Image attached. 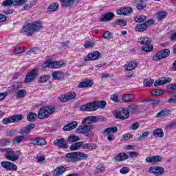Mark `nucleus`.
Returning <instances> with one entry per match:
<instances>
[{
    "mask_svg": "<svg viewBox=\"0 0 176 176\" xmlns=\"http://www.w3.org/2000/svg\"><path fill=\"white\" fill-rule=\"evenodd\" d=\"M41 28H42V22L40 21L28 23L23 28L22 33L27 36H32L34 32L39 31Z\"/></svg>",
    "mask_w": 176,
    "mask_h": 176,
    "instance_id": "obj_1",
    "label": "nucleus"
},
{
    "mask_svg": "<svg viewBox=\"0 0 176 176\" xmlns=\"http://www.w3.org/2000/svg\"><path fill=\"white\" fill-rule=\"evenodd\" d=\"M56 111V108L52 106H44L41 107L38 112L37 118L38 119H47L50 115H53Z\"/></svg>",
    "mask_w": 176,
    "mask_h": 176,
    "instance_id": "obj_2",
    "label": "nucleus"
},
{
    "mask_svg": "<svg viewBox=\"0 0 176 176\" xmlns=\"http://www.w3.org/2000/svg\"><path fill=\"white\" fill-rule=\"evenodd\" d=\"M0 152H6L5 156L8 160H10V162H16L19 160V158L21 156V151H13L10 148H0Z\"/></svg>",
    "mask_w": 176,
    "mask_h": 176,
    "instance_id": "obj_3",
    "label": "nucleus"
},
{
    "mask_svg": "<svg viewBox=\"0 0 176 176\" xmlns=\"http://www.w3.org/2000/svg\"><path fill=\"white\" fill-rule=\"evenodd\" d=\"M139 43L140 45H144V46H142L141 47V50L143 52H153V45L151 43H152V39L149 37H140L138 39Z\"/></svg>",
    "mask_w": 176,
    "mask_h": 176,
    "instance_id": "obj_4",
    "label": "nucleus"
},
{
    "mask_svg": "<svg viewBox=\"0 0 176 176\" xmlns=\"http://www.w3.org/2000/svg\"><path fill=\"white\" fill-rule=\"evenodd\" d=\"M94 129V125H81L76 129L77 134H84L85 137H89V132Z\"/></svg>",
    "mask_w": 176,
    "mask_h": 176,
    "instance_id": "obj_5",
    "label": "nucleus"
},
{
    "mask_svg": "<svg viewBox=\"0 0 176 176\" xmlns=\"http://www.w3.org/2000/svg\"><path fill=\"white\" fill-rule=\"evenodd\" d=\"M39 75V72L36 69H32L30 72H29L25 78L24 83H31V82H34L36 77Z\"/></svg>",
    "mask_w": 176,
    "mask_h": 176,
    "instance_id": "obj_6",
    "label": "nucleus"
},
{
    "mask_svg": "<svg viewBox=\"0 0 176 176\" xmlns=\"http://www.w3.org/2000/svg\"><path fill=\"white\" fill-rule=\"evenodd\" d=\"M115 118L116 119H120V120H124L125 119H129L130 116V112L127 109H123L122 110H116L114 113Z\"/></svg>",
    "mask_w": 176,
    "mask_h": 176,
    "instance_id": "obj_7",
    "label": "nucleus"
},
{
    "mask_svg": "<svg viewBox=\"0 0 176 176\" xmlns=\"http://www.w3.org/2000/svg\"><path fill=\"white\" fill-rule=\"evenodd\" d=\"M170 56V50L168 49H164L159 51L153 57V61H160L163 58H167Z\"/></svg>",
    "mask_w": 176,
    "mask_h": 176,
    "instance_id": "obj_8",
    "label": "nucleus"
},
{
    "mask_svg": "<svg viewBox=\"0 0 176 176\" xmlns=\"http://www.w3.org/2000/svg\"><path fill=\"white\" fill-rule=\"evenodd\" d=\"M107 118H100V116H91L82 120V124H90V123H96V122H105Z\"/></svg>",
    "mask_w": 176,
    "mask_h": 176,
    "instance_id": "obj_9",
    "label": "nucleus"
},
{
    "mask_svg": "<svg viewBox=\"0 0 176 176\" xmlns=\"http://www.w3.org/2000/svg\"><path fill=\"white\" fill-rule=\"evenodd\" d=\"M24 116L22 114L15 115L7 118H4L2 121L3 124H9L10 123H16L23 120Z\"/></svg>",
    "mask_w": 176,
    "mask_h": 176,
    "instance_id": "obj_10",
    "label": "nucleus"
},
{
    "mask_svg": "<svg viewBox=\"0 0 176 176\" xmlns=\"http://www.w3.org/2000/svg\"><path fill=\"white\" fill-rule=\"evenodd\" d=\"M28 1V0H6L3 2V6H8V8H10L12 5H14V6H21V5H24Z\"/></svg>",
    "mask_w": 176,
    "mask_h": 176,
    "instance_id": "obj_11",
    "label": "nucleus"
},
{
    "mask_svg": "<svg viewBox=\"0 0 176 176\" xmlns=\"http://www.w3.org/2000/svg\"><path fill=\"white\" fill-rule=\"evenodd\" d=\"M1 166L3 167V168H6L7 171H16V170H17V166L9 161L1 162Z\"/></svg>",
    "mask_w": 176,
    "mask_h": 176,
    "instance_id": "obj_12",
    "label": "nucleus"
},
{
    "mask_svg": "<svg viewBox=\"0 0 176 176\" xmlns=\"http://www.w3.org/2000/svg\"><path fill=\"white\" fill-rule=\"evenodd\" d=\"M101 57V54L98 51H95L93 53L85 56L84 61H93L94 60H98Z\"/></svg>",
    "mask_w": 176,
    "mask_h": 176,
    "instance_id": "obj_13",
    "label": "nucleus"
},
{
    "mask_svg": "<svg viewBox=\"0 0 176 176\" xmlns=\"http://www.w3.org/2000/svg\"><path fill=\"white\" fill-rule=\"evenodd\" d=\"M115 19V14L112 12L104 13L103 15L99 18V21L107 23V21H111Z\"/></svg>",
    "mask_w": 176,
    "mask_h": 176,
    "instance_id": "obj_14",
    "label": "nucleus"
},
{
    "mask_svg": "<svg viewBox=\"0 0 176 176\" xmlns=\"http://www.w3.org/2000/svg\"><path fill=\"white\" fill-rule=\"evenodd\" d=\"M118 16H128L130 13H133V8L131 7H122L120 10H116Z\"/></svg>",
    "mask_w": 176,
    "mask_h": 176,
    "instance_id": "obj_15",
    "label": "nucleus"
},
{
    "mask_svg": "<svg viewBox=\"0 0 176 176\" xmlns=\"http://www.w3.org/2000/svg\"><path fill=\"white\" fill-rule=\"evenodd\" d=\"M54 146H58L61 149H67L68 144L65 142V139L60 138L54 141Z\"/></svg>",
    "mask_w": 176,
    "mask_h": 176,
    "instance_id": "obj_16",
    "label": "nucleus"
},
{
    "mask_svg": "<svg viewBox=\"0 0 176 176\" xmlns=\"http://www.w3.org/2000/svg\"><path fill=\"white\" fill-rule=\"evenodd\" d=\"M149 172L152 174H155L156 176L163 175V174H164V168L155 166L150 168Z\"/></svg>",
    "mask_w": 176,
    "mask_h": 176,
    "instance_id": "obj_17",
    "label": "nucleus"
},
{
    "mask_svg": "<svg viewBox=\"0 0 176 176\" xmlns=\"http://www.w3.org/2000/svg\"><path fill=\"white\" fill-rule=\"evenodd\" d=\"M80 110L82 112H93L94 111H96L94 102L82 105Z\"/></svg>",
    "mask_w": 176,
    "mask_h": 176,
    "instance_id": "obj_18",
    "label": "nucleus"
},
{
    "mask_svg": "<svg viewBox=\"0 0 176 176\" xmlns=\"http://www.w3.org/2000/svg\"><path fill=\"white\" fill-rule=\"evenodd\" d=\"M162 160H163V157L160 155H152L146 158V162L147 163H153L154 164L162 162Z\"/></svg>",
    "mask_w": 176,
    "mask_h": 176,
    "instance_id": "obj_19",
    "label": "nucleus"
},
{
    "mask_svg": "<svg viewBox=\"0 0 176 176\" xmlns=\"http://www.w3.org/2000/svg\"><path fill=\"white\" fill-rule=\"evenodd\" d=\"M32 129H35V124L34 123L28 124L26 126L22 128L19 131V134L22 135H24V134H30Z\"/></svg>",
    "mask_w": 176,
    "mask_h": 176,
    "instance_id": "obj_20",
    "label": "nucleus"
},
{
    "mask_svg": "<svg viewBox=\"0 0 176 176\" xmlns=\"http://www.w3.org/2000/svg\"><path fill=\"white\" fill-rule=\"evenodd\" d=\"M65 160L66 162H68L76 163L77 162L76 152H72V153H67L65 155Z\"/></svg>",
    "mask_w": 176,
    "mask_h": 176,
    "instance_id": "obj_21",
    "label": "nucleus"
},
{
    "mask_svg": "<svg viewBox=\"0 0 176 176\" xmlns=\"http://www.w3.org/2000/svg\"><path fill=\"white\" fill-rule=\"evenodd\" d=\"M76 97V94L75 92H69L64 96H62L60 98L61 102H67V101H69V100H74Z\"/></svg>",
    "mask_w": 176,
    "mask_h": 176,
    "instance_id": "obj_22",
    "label": "nucleus"
},
{
    "mask_svg": "<svg viewBox=\"0 0 176 176\" xmlns=\"http://www.w3.org/2000/svg\"><path fill=\"white\" fill-rule=\"evenodd\" d=\"M78 127V122L72 121L69 124L65 125L63 128V131H72L75 128Z\"/></svg>",
    "mask_w": 176,
    "mask_h": 176,
    "instance_id": "obj_23",
    "label": "nucleus"
},
{
    "mask_svg": "<svg viewBox=\"0 0 176 176\" xmlns=\"http://www.w3.org/2000/svg\"><path fill=\"white\" fill-rule=\"evenodd\" d=\"M93 85H94L93 80L87 79L85 81L80 82L78 85V89H83V87H91V86H93Z\"/></svg>",
    "mask_w": 176,
    "mask_h": 176,
    "instance_id": "obj_24",
    "label": "nucleus"
},
{
    "mask_svg": "<svg viewBox=\"0 0 176 176\" xmlns=\"http://www.w3.org/2000/svg\"><path fill=\"white\" fill-rule=\"evenodd\" d=\"M138 67V63L135 60H131L129 62L128 65H124L126 71H133Z\"/></svg>",
    "mask_w": 176,
    "mask_h": 176,
    "instance_id": "obj_25",
    "label": "nucleus"
},
{
    "mask_svg": "<svg viewBox=\"0 0 176 176\" xmlns=\"http://www.w3.org/2000/svg\"><path fill=\"white\" fill-rule=\"evenodd\" d=\"M67 171V168L65 166H58L56 167L53 171L54 176L63 175L64 173Z\"/></svg>",
    "mask_w": 176,
    "mask_h": 176,
    "instance_id": "obj_26",
    "label": "nucleus"
},
{
    "mask_svg": "<svg viewBox=\"0 0 176 176\" xmlns=\"http://www.w3.org/2000/svg\"><path fill=\"white\" fill-rule=\"evenodd\" d=\"M129 159V155L125 153H120L116 157L113 158L114 162H123Z\"/></svg>",
    "mask_w": 176,
    "mask_h": 176,
    "instance_id": "obj_27",
    "label": "nucleus"
},
{
    "mask_svg": "<svg viewBox=\"0 0 176 176\" xmlns=\"http://www.w3.org/2000/svg\"><path fill=\"white\" fill-rule=\"evenodd\" d=\"M31 144H33V145H38V146H43L46 145V140L45 139L41 138H33L30 140Z\"/></svg>",
    "mask_w": 176,
    "mask_h": 176,
    "instance_id": "obj_28",
    "label": "nucleus"
},
{
    "mask_svg": "<svg viewBox=\"0 0 176 176\" xmlns=\"http://www.w3.org/2000/svg\"><path fill=\"white\" fill-rule=\"evenodd\" d=\"M94 107L95 108V111H97L98 108H100V109H104V108L107 107V102L104 100L94 101Z\"/></svg>",
    "mask_w": 176,
    "mask_h": 176,
    "instance_id": "obj_29",
    "label": "nucleus"
},
{
    "mask_svg": "<svg viewBox=\"0 0 176 176\" xmlns=\"http://www.w3.org/2000/svg\"><path fill=\"white\" fill-rule=\"evenodd\" d=\"M126 109L128 112H131L133 115H137L138 113V105L135 104L129 105Z\"/></svg>",
    "mask_w": 176,
    "mask_h": 176,
    "instance_id": "obj_30",
    "label": "nucleus"
},
{
    "mask_svg": "<svg viewBox=\"0 0 176 176\" xmlns=\"http://www.w3.org/2000/svg\"><path fill=\"white\" fill-rule=\"evenodd\" d=\"M134 98H135L134 94H127L122 96V100L124 102H131V100H134Z\"/></svg>",
    "mask_w": 176,
    "mask_h": 176,
    "instance_id": "obj_31",
    "label": "nucleus"
},
{
    "mask_svg": "<svg viewBox=\"0 0 176 176\" xmlns=\"http://www.w3.org/2000/svg\"><path fill=\"white\" fill-rule=\"evenodd\" d=\"M153 135L156 138H162L164 137V132L163 131L162 129L158 128L155 129L153 131Z\"/></svg>",
    "mask_w": 176,
    "mask_h": 176,
    "instance_id": "obj_32",
    "label": "nucleus"
},
{
    "mask_svg": "<svg viewBox=\"0 0 176 176\" xmlns=\"http://www.w3.org/2000/svg\"><path fill=\"white\" fill-rule=\"evenodd\" d=\"M62 3V8H72L75 3V0H60Z\"/></svg>",
    "mask_w": 176,
    "mask_h": 176,
    "instance_id": "obj_33",
    "label": "nucleus"
},
{
    "mask_svg": "<svg viewBox=\"0 0 176 176\" xmlns=\"http://www.w3.org/2000/svg\"><path fill=\"white\" fill-rule=\"evenodd\" d=\"M52 76L54 80H60L64 78V73L61 72H54Z\"/></svg>",
    "mask_w": 176,
    "mask_h": 176,
    "instance_id": "obj_34",
    "label": "nucleus"
},
{
    "mask_svg": "<svg viewBox=\"0 0 176 176\" xmlns=\"http://www.w3.org/2000/svg\"><path fill=\"white\" fill-rule=\"evenodd\" d=\"M77 162H80V160H86L89 157V155L82 152H76Z\"/></svg>",
    "mask_w": 176,
    "mask_h": 176,
    "instance_id": "obj_35",
    "label": "nucleus"
},
{
    "mask_svg": "<svg viewBox=\"0 0 176 176\" xmlns=\"http://www.w3.org/2000/svg\"><path fill=\"white\" fill-rule=\"evenodd\" d=\"M135 30L138 32H144V31H146V30H148V28L145 24V22H144L143 23L138 24L135 27Z\"/></svg>",
    "mask_w": 176,
    "mask_h": 176,
    "instance_id": "obj_36",
    "label": "nucleus"
},
{
    "mask_svg": "<svg viewBox=\"0 0 176 176\" xmlns=\"http://www.w3.org/2000/svg\"><path fill=\"white\" fill-rule=\"evenodd\" d=\"M157 15V20L158 21H162V20H164L167 16V12L165 11H160L156 13Z\"/></svg>",
    "mask_w": 176,
    "mask_h": 176,
    "instance_id": "obj_37",
    "label": "nucleus"
},
{
    "mask_svg": "<svg viewBox=\"0 0 176 176\" xmlns=\"http://www.w3.org/2000/svg\"><path fill=\"white\" fill-rule=\"evenodd\" d=\"M82 142H76L71 145L69 149L70 151H78V149H79V148H80V146H82Z\"/></svg>",
    "mask_w": 176,
    "mask_h": 176,
    "instance_id": "obj_38",
    "label": "nucleus"
},
{
    "mask_svg": "<svg viewBox=\"0 0 176 176\" xmlns=\"http://www.w3.org/2000/svg\"><path fill=\"white\" fill-rule=\"evenodd\" d=\"M133 20L135 23H144L146 20V16L141 14L139 16H135Z\"/></svg>",
    "mask_w": 176,
    "mask_h": 176,
    "instance_id": "obj_39",
    "label": "nucleus"
},
{
    "mask_svg": "<svg viewBox=\"0 0 176 176\" xmlns=\"http://www.w3.org/2000/svg\"><path fill=\"white\" fill-rule=\"evenodd\" d=\"M111 133H112L113 134L115 133H118V127L117 126L109 127L104 131V134H111Z\"/></svg>",
    "mask_w": 176,
    "mask_h": 176,
    "instance_id": "obj_40",
    "label": "nucleus"
},
{
    "mask_svg": "<svg viewBox=\"0 0 176 176\" xmlns=\"http://www.w3.org/2000/svg\"><path fill=\"white\" fill-rule=\"evenodd\" d=\"M59 6L57 3H52L47 8L48 12H56V10H58Z\"/></svg>",
    "mask_w": 176,
    "mask_h": 176,
    "instance_id": "obj_41",
    "label": "nucleus"
},
{
    "mask_svg": "<svg viewBox=\"0 0 176 176\" xmlns=\"http://www.w3.org/2000/svg\"><path fill=\"white\" fill-rule=\"evenodd\" d=\"M80 138H79V136H76V135H69L67 138V141L68 142H69V144H72V142H76V141H80Z\"/></svg>",
    "mask_w": 176,
    "mask_h": 176,
    "instance_id": "obj_42",
    "label": "nucleus"
},
{
    "mask_svg": "<svg viewBox=\"0 0 176 176\" xmlns=\"http://www.w3.org/2000/svg\"><path fill=\"white\" fill-rule=\"evenodd\" d=\"M36 118H38L36 113L30 112L27 116V120H28V122H31L32 120H35Z\"/></svg>",
    "mask_w": 176,
    "mask_h": 176,
    "instance_id": "obj_43",
    "label": "nucleus"
},
{
    "mask_svg": "<svg viewBox=\"0 0 176 176\" xmlns=\"http://www.w3.org/2000/svg\"><path fill=\"white\" fill-rule=\"evenodd\" d=\"M170 111L167 109L161 110L159 113H157V118H163V116H168Z\"/></svg>",
    "mask_w": 176,
    "mask_h": 176,
    "instance_id": "obj_44",
    "label": "nucleus"
},
{
    "mask_svg": "<svg viewBox=\"0 0 176 176\" xmlns=\"http://www.w3.org/2000/svg\"><path fill=\"white\" fill-rule=\"evenodd\" d=\"M155 82V80L151 78H146L144 80V85L146 87H151Z\"/></svg>",
    "mask_w": 176,
    "mask_h": 176,
    "instance_id": "obj_45",
    "label": "nucleus"
},
{
    "mask_svg": "<svg viewBox=\"0 0 176 176\" xmlns=\"http://www.w3.org/2000/svg\"><path fill=\"white\" fill-rule=\"evenodd\" d=\"M49 79H50V75H43L40 76L38 82H40L41 83H46V82H47Z\"/></svg>",
    "mask_w": 176,
    "mask_h": 176,
    "instance_id": "obj_46",
    "label": "nucleus"
},
{
    "mask_svg": "<svg viewBox=\"0 0 176 176\" xmlns=\"http://www.w3.org/2000/svg\"><path fill=\"white\" fill-rule=\"evenodd\" d=\"M163 93V89H154L151 91V96H162Z\"/></svg>",
    "mask_w": 176,
    "mask_h": 176,
    "instance_id": "obj_47",
    "label": "nucleus"
},
{
    "mask_svg": "<svg viewBox=\"0 0 176 176\" xmlns=\"http://www.w3.org/2000/svg\"><path fill=\"white\" fill-rule=\"evenodd\" d=\"M148 137H149V132L146 131L138 138V141H142L144 140H146V138H148Z\"/></svg>",
    "mask_w": 176,
    "mask_h": 176,
    "instance_id": "obj_48",
    "label": "nucleus"
},
{
    "mask_svg": "<svg viewBox=\"0 0 176 176\" xmlns=\"http://www.w3.org/2000/svg\"><path fill=\"white\" fill-rule=\"evenodd\" d=\"M27 95V92L24 89H20L16 94V97L17 98H23L25 97Z\"/></svg>",
    "mask_w": 176,
    "mask_h": 176,
    "instance_id": "obj_49",
    "label": "nucleus"
},
{
    "mask_svg": "<svg viewBox=\"0 0 176 176\" xmlns=\"http://www.w3.org/2000/svg\"><path fill=\"white\" fill-rule=\"evenodd\" d=\"M85 49H91L94 47V42L93 41H85L84 43Z\"/></svg>",
    "mask_w": 176,
    "mask_h": 176,
    "instance_id": "obj_50",
    "label": "nucleus"
},
{
    "mask_svg": "<svg viewBox=\"0 0 176 176\" xmlns=\"http://www.w3.org/2000/svg\"><path fill=\"white\" fill-rule=\"evenodd\" d=\"M43 66L44 68H52L53 61H52V60H47L45 62H44Z\"/></svg>",
    "mask_w": 176,
    "mask_h": 176,
    "instance_id": "obj_51",
    "label": "nucleus"
},
{
    "mask_svg": "<svg viewBox=\"0 0 176 176\" xmlns=\"http://www.w3.org/2000/svg\"><path fill=\"white\" fill-rule=\"evenodd\" d=\"M82 148L84 149H89L90 151H91L93 149H97V146H92L91 144H90V143H87V144L82 145Z\"/></svg>",
    "mask_w": 176,
    "mask_h": 176,
    "instance_id": "obj_52",
    "label": "nucleus"
},
{
    "mask_svg": "<svg viewBox=\"0 0 176 176\" xmlns=\"http://www.w3.org/2000/svg\"><path fill=\"white\" fill-rule=\"evenodd\" d=\"M63 64L64 63L62 61L52 62V69L61 68V67H63Z\"/></svg>",
    "mask_w": 176,
    "mask_h": 176,
    "instance_id": "obj_53",
    "label": "nucleus"
},
{
    "mask_svg": "<svg viewBox=\"0 0 176 176\" xmlns=\"http://www.w3.org/2000/svg\"><path fill=\"white\" fill-rule=\"evenodd\" d=\"M104 171H105V168L103 166V165H98L95 170V173L98 174V173H104Z\"/></svg>",
    "mask_w": 176,
    "mask_h": 176,
    "instance_id": "obj_54",
    "label": "nucleus"
},
{
    "mask_svg": "<svg viewBox=\"0 0 176 176\" xmlns=\"http://www.w3.org/2000/svg\"><path fill=\"white\" fill-rule=\"evenodd\" d=\"M116 24V25H122V27H124L125 25H127V22L124 20L118 19Z\"/></svg>",
    "mask_w": 176,
    "mask_h": 176,
    "instance_id": "obj_55",
    "label": "nucleus"
},
{
    "mask_svg": "<svg viewBox=\"0 0 176 176\" xmlns=\"http://www.w3.org/2000/svg\"><path fill=\"white\" fill-rule=\"evenodd\" d=\"M19 89H21V82H14V84L12 85V91L19 90Z\"/></svg>",
    "mask_w": 176,
    "mask_h": 176,
    "instance_id": "obj_56",
    "label": "nucleus"
},
{
    "mask_svg": "<svg viewBox=\"0 0 176 176\" xmlns=\"http://www.w3.org/2000/svg\"><path fill=\"white\" fill-rule=\"evenodd\" d=\"M25 137L23 135L17 136L16 138L13 140L14 142H16V144H20L24 140Z\"/></svg>",
    "mask_w": 176,
    "mask_h": 176,
    "instance_id": "obj_57",
    "label": "nucleus"
},
{
    "mask_svg": "<svg viewBox=\"0 0 176 176\" xmlns=\"http://www.w3.org/2000/svg\"><path fill=\"white\" fill-rule=\"evenodd\" d=\"M135 4V7L139 10H143V9H145V7L146 6V4H142V3H137V2L134 3Z\"/></svg>",
    "mask_w": 176,
    "mask_h": 176,
    "instance_id": "obj_58",
    "label": "nucleus"
},
{
    "mask_svg": "<svg viewBox=\"0 0 176 176\" xmlns=\"http://www.w3.org/2000/svg\"><path fill=\"white\" fill-rule=\"evenodd\" d=\"M122 138L124 140V141H129V140H131L133 138V135L130 133H125L122 135Z\"/></svg>",
    "mask_w": 176,
    "mask_h": 176,
    "instance_id": "obj_59",
    "label": "nucleus"
},
{
    "mask_svg": "<svg viewBox=\"0 0 176 176\" xmlns=\"http://www.w3.org/2000/svg\"><path fill=\"white\" fill-rule=\"evenodd\" d=\"M162 81V85H166V83H170L173 79L171 78L164 77L161 78Z\"/></svg>",
    "mask_w": 176,
    "mask_h": 176,
    "instance_id": "obj_60",
    "label": "nucleus"
},
{
    "mask_svg": "<svg viewBox=\"0 0 176 176\" xmlns=\"http://www.w3.org/2000/svg\"><path fill=\"white\" fill-rule=\"evenodd\" d=\"M151 104L153 105V108H156V106L160 104V100L151 99Z\"/></svg>",
    "mask_w": 176,
    "mask_h": 176,
    "instance_id": "obj_61",
    "label": "nucleus"
},
{
    "mask_svg": "<svg viewBox=\"0 0 176 176\" xmlns=\"http://www.w3.org/2000/svg\"><path fill=\"white\" fill-rule=\"evenodd\" d=\"M23 52V50L21 47H18L14 49L13 53L14 54H21Z\"/></svg>",
    "mask_w": 176,
    "mask_h": 176,
    "instance_id": "obj_62",
    "label": "nucleus"
},
{
    "mask_svg": "<svg viewBox=\"0 0 176 176\" xmlns=\"http://www.w3.org/2000/svg\"><path fill=\"white\" fill-rule=\"evenodd\" d=\"M111 36V32L107 31L105 32L102 35L103 39H109V37Z\"/></svg>",
    "mask_w": 176,
    "mask_h": 176,
    "instance_id": "obj_63",
    "label": "nucleus"
},
{
    "mask_svg": "<svg viewBox=\"0 0 176 176\" xmlns=\"http://www.w3.org/2000/svg\"><path fill=\"white\" fill-rule=\"evenodd\" d=\"M120 173L121 174H127V173H129V168H127V167H122L120 169Z\"/></svg>",
    "mask_w": 176,
    "mask_h": 176,
    "instance_id": "obj_64",
    "label": "nucleus"
}]
</instances>
